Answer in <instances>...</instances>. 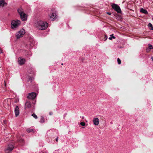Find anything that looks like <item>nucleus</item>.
Segmentation results:
<instances>
[{
  "label": "nucleus",
  "mask_w": 153,
  "mask_h": 153,
  "mask_svg": "<svg viewBox=\"0 0 153 153\" xmlns=\"http://www.w3.org/2000/svg\"><path fill=\"white\" fill-rule=\"evenodd\" d=\"M48 24L46 22L38 20L35 24V26L39 30H46L48 27Z\"/></svg>",
  "instance_id": "obj_1"
},
{
  "label": "nucleus",
  "mask_w": 153,
  "mask_h": 153,
  "mask_svg": "<svg viewBox=\"0 0 153 153\" xmlns=\"http://www.w3.org/2000/svg\"><path fill=\"white\" fill-rule=\"evenodd\" d=\"M21 18L23 21H25L27 19V16L26 14L24 13L23 9L19 8L17 10Z\"/></svg>",
  "instance_id": "obj_2"
},
{
  "label": "nucleus",
  "mask_w": 153,
  "mask_h": 153,
  "mask_svg": "<svg viewBox=\"0 0 153 153\" xmlns=\"http://www.w3.org/2000/svg\"><path fill=\"white\" fill-rule=\"evenodd\" d=\"M21 23V21L19 20H13L11 22V27L12 29H15L18 27Z\"/></svg>",
  "instance_id": "obj_3"
},
{
  "label": "nucleus",
  "mask_w": 153,
  "mask_h": 153,
  "mask_svg": "<svg viewBox=\"0 0 153 153\" xmlns=\"http://www.w3.org/2000/svg\"><path fill=\"white\" fill-rule=\"evenodd\" d=\"M25 31L23 29L21 30L16 33V37L17 39H19L25 34Z\"/></svg>",
  "instance_id": "obj_4"
},
{
  "label": "nucleus",
  "mask_w": 153,
  "mask_h": 153,
  "mask_svg": "<svg viewBox=\"0 0 153 153\" xmlns=\"http://www.w3.org/2000/svg\"><path fill=\"white\" fill-rule=\"evenodd\" d=\"M112 8L118 13H121V10L120 7L117 5L114 4L112 5Z\"/></svg>",
  "instance_id": "obj_5"
},
{
  "label": "nucleus",
  "mask_w": 153,
  "mask_h": 153,
  "mask_svg": "<svg viewBox=\"0 0 153 153\" xmlns=\"http://www.w3.org/2000/svg\"><path fill=\"white\" fill-rule=\"evenodd\" d=\"M14 148V146L13 145L10 144L7 146V148L5 150L6 153H9L11 152Z\"/></svg>",
  "instance_id": "obj_6"
},
{
  "label": "nucleus",
  "mask_w": 153,
  "mask_h": 153,
  "mask_svg": "<svg viewBox=\"0 0 153 153\" xmlns=\"http://www.w3.org/2000/svg\"><path fill=\"white\" fill-rule=\"evenodd\" d=\"M36 95L35 92H32L28 94L27 98L30 99H33L36 97Z\"/></svg>",
  "instance_id": "obj_7"
},
{
  "label": "nucleus",
  "mask_w": 153,
  "mask_h": 153,
  "mask_svg": "<svg viewBox=\"0 0 153 153\" xmlns=\"http://www.w3.org/2000/svg\"><path fill=\"white\" fill-rule=\"evenodd\" d=\"M18 61L19 64L21 65H22L24 64L25 61V59L21 57H19L18 59Z\"/></svg>",
  "instance_id": "obj_8"
},
{
  "label": "nucleus",
  "mask_w": 153,
  "mask_h": 153,
  "mask_svg": "<svg viewBox=\"0 0 153 153\" xmlns=\"http://www.w3.org/2000/svg\"><path fill=\"white\" fill-rule=\"evenodd\" d=\"M15 113L16 117L18 116L19 114V109L18 106H16L14 110Z\"/></svg>",
  "instance_id": "obj_9"
},
{
  "label": "nucleus",
  "mask_w": 153,
  "mask_h": 153,
  "mask_svg": "<svg viewBox=\"0 0 153 153\" xmlns=\"http://www.w3.org/2000/svg\"><path fill=\"white\" fill-rule=\"evenodd\" d=\"M99 120L97 118H94L93 120L94 124L95 126H97L99 123Z\"/></svg>",
  "instance_id": "obj_10"
},
{
  "label": "nucleus",
  "mask_w": 153,
  "mask_h": 153,
  "mask_svg": "<svg viewBox=\"0 0 153 153\" xmlns=\"http://www.w3.org/2000/svg\"><path fill=\"white\" fill-rule=\"evenodd\" d=\"M56 13H53L50 16V19L51 20H53L55 18H56Z\"/></svg>",
  "instance_id": "obj_11"
},
{
  "label": "nucleus",
  "mask_w": 153,
  "mask_h": 153,
  "mask_svg": "<svg viewBox=\"0 0 153 153\" xmlns=\"http://www.w3.org/2000/svg\"><path fill=\"white\" fill-rule=\"evenodd\" d=\"M31 106V104L30 102H27L25 105V108H30Z\"/></svg>",
  "instance_id": "obj_12"
},
{
  "label": "nucleus",
  "mask_w": 153,
  "mask_h": 153,
  "mask_svg": "<svg viewBox=\"0 0 153 153\" xmlns=\"http://www.w3.org/2000/svg\"><path fill=\"white\" fill-rule=\"evenodd\" d=\"M6 4L4 0H0V7H3Z\"/></svg>",
  "instance_id": "obj_13"
},
{
  "label": "nucleus",
  "mask_w": 153,
  "mask_h": 153,
  "mask_svg": "<svg viewBox=\"0 0 153 153\" xmlns=\"http://www.w3.org/2000/svg\"><path fill=\"white\" fill-rule=\"evenodd\" d=\"M140 12L146 14H148V12L147 10L143 8L141 9Z\"/></svg>",
  "instance_id": "obj_14"
},
{
  "label": "nucleus",
  "mask_w": 153,
  "mask_h": 153,
  "mask_svg": "<svg viewBox=\"0 0 153 153\" xmlns=\"http://www.w3.org/2000/svg\"><path fill=\"white\" fill-rule=\"evenodd\" d=\"M148 46L149 47L147 48L146 49V50L147 51H149L150 50L153 48V47L152 45L149 44Z\"/></svg>",
  "instance_id": "obj_15"
},
{
  "label": "nucleus",
  "mask_w": 153,
  "mask_h": 153,
  "mask_svg": "<svg viewBox=\"0 0 153 153\" xmlns=\"http://www.w3.org/2000/svg\"><path fill=\"white\" fill-rule=\"evenodd\" d=\"M148 26L150 28V29L151 30H153V27L151 23H149L148 24Z\"/></svg>",
  "instance_id": "obj_16"
},
{
  "label": "nucleus",
  "mask_w": 153,
  "mask_h": 153,
  "mask_svg": "<svg viewBox=\"0 0 153 153\" xmlns=\"http://www.w3.org/2000/svg\"><path fill=\"white\" fill-rule=\"evenodd\" d=\"M18 142H19L20 143H24V140L23 139H22V138L19 139H18Z\"/></svg>",
  "instance_id": "obj_17"
},
{
  "label": "nucleus",
  "mask_w": 153,
  "mask_h": 153,
  "mask_svg": "<svg viewBox=\"0 0 153 153\" xmlns=\"http://www.w3.org/2000/svg\"><path fill=\"white\" fill-rule=\"evenodd\" d=\"M40 122L41 123H43L45 122V119L44 117L42 116L41 117Z\"/></svg>",
  "instance_id": "obj_18"
},
{
  "label": "nucleus",
  "mask_w": 153,
  "mask_h": 153,
  "mask_svg": "<svg viewBox=\"0 0 153 153\" xmlns=\"http://www.w3.org/2000/svg\"><path fill=\"white\" fill-rule=\"evenodd\" d=\"M31 116L36 119H37L38 118L37 116L34 113L32 114Z\"/></svg>",
  "instance_id": "obj_19"
},
{
  "label": "nucleus",
  "mask_w": 153,
  "mask_h": 153,
  "mask_svg": "<svg viewBox=\"0 0 153 153\" xmlns=\"http://www.w3.org/2000/svg\"><path fill=\"white\" fill-rule=\"evenodd\" d=\"M33 131V129H30V128H28L27 130V131L28 132L30 133L31 132Z\"/></svg>",
  "instance_id": "obj_20"
},
{
  "label": "nucleus",
  "mask_w": 153,
  "mask_h": 153,
  "mask_svg": "<svg viewBox=\"0 0 153 153\" xmlns=\"http://www.w3.org/2000/svg\"><path fill=\"white\" fill-rule=\"evenodd\" d=\"M117 61L118 64L120 65L121 63V60L119 58H118L117 59Z\"/></svg>",
  "instance_id": "obj_21"
},
{
  "label": "nucleus",
  "mask_w": 153,
  "mask_h": 153,
  "mask_svg": "<svg viewBox=\"0 0 153 153\" xmlns=\"http://www.w3.org/2000/svg\"><path fill=\"white\" fill-rule=\"evenodd\" d=\"M28 79V81H30V82H32V78L30 76H29Z\"/></svg>",
  "instance_id": "obj_22"
},
{
  "label": "nucleus",
  "mask_w": 153,
  "mask_h": 153,
  "mask_svg": "<svg viewBox=\"0 0 153 153\" xmlns=\"http://www.w3.org/2000/svg\"><path fill=\"white\" fill-rule=\"evenodd\" d=\"M80 124L82 126H84L85 125V123L84 122H82L80 123Z\"/></svg>",
  "instance_id": "obj_23"
},
{
  "label": "nucleus",
  "mask_w": 153,
  "mask_h": 153,
  "mask_svg": "<svg viewBox=\"0 0 153 153\" xmlns=\"http://www.w3.org/2000/svg\"><path fill=\"white\" fill-rule=\"evenodd\" d=\"M110 36L112 37V38L113 39H115V37L113 36V34H112L110 35Z\"/></svg>",
  "instance_id": "obj_24"
},
{
  "label": "nucleus",
  "mask_w": 153,
  "mask_h": 153,
  "mask_svg": "<svg viewBox=\"0 0 153 153\" xmlns=\"http://www.w3.org/2000/svg\"><path fill=\"white\" fill-rule=\"evenodd\" d=\"M107 37L106 36H105V37L104 38V40L105 41L107 40Z\"/></svg>",
  "instance_id": "obj_25"
},
{
  "label": "nucleus",
  "mask_w": 153,
  "mask_h": 153,
  "mask_svg": "<svg viewBox=\"0 0 153 153\" xmlns=\"http://www.w3.org/2000/svg\"><path fill=\"white\" fill-rule=\"evenodd\" d=\"M3 51L0 48V53H2Z\"/></svg>",
  "instance_id": "obj_26"
},
{
  "label": "nucleus",
  "mask_w": 153,
  "mask_h": 153,
  "mask_svg": "<svg viewBox=\"0 0 153 153\" xmlns=\"http://www.w3.org/2000/svg\"><path fill=\"white\" fill-rule=\"evenodd\" d=\"M107 13L109 15H111V13L109 12H107Z\"/></svg>",
  "instance_id": "obj_27"
},
{
  "label": "nucleus",
  "mask_w": 153,
  "mask_h": 153,
  "mask_svg": "<svg viewBox=\"0 0 153 153\" xmlns=\"http://www.w3.org/2000/svg\"><path fill=\"white\" fill-rule=\"evenodd\" d=\"M56 142H58V137H57L56 139Z\"/></svg>",
  "instance_id": "obj_28"
},
{
  "label": "nucleus",
  "mask_w": 153,
  "mask_h": 153,
  "mask_svg": "<svg viewBox=\"0 0 153 153\" xmlns=\"http://www.w3.org/2000/svg\"><path fill=\"white\" fill-rule=\"evenodd\" d=\"M53 114V113L52 112H50L49 113V114L50 115H52Z\"/></svg>",
  "instance_id": "obj_29"
},
{
  "label": "nucleus",
  "mask_w": 153,
  "mask_h": 153,
  "mask_svg": "<svg viewBox=\"0 0 153 153\" xmlns=\"http://www.w3.org/2000/svg\"><path fill=\"white\" fill-rule=\"evenodd\" d=\"M113 39L111 37L109 38L108 39L110 40H111Z\"/></svg>",
  "instance_id": "obj_30"
},
{
  "label": "nucleus",
  "mask_w": 153,
  "mask_h": 153,
  "mask_svg": "<svg viewBox=\"0 0 153 153\" xmlns=\"http://www.w3.org/2000/svg\"><path fill=\"white\" fill-rule=\"evenodd\" d=\"M151 59L152 61H153V56L151 57Z\"/></svg>",
  "instance_id": "obj_31"
},
{
  "label": "nucleus",
  "mask_w": 153,
  "mask_h": 153,
  "mask_svg": "<svg viewBox=\"0 0 153 153\" xmlns=\"http://www.w3.org/2000/svg\"><path fill=\"white\" fill-rule=\"evenodd\" d=\"M0 153H1V152L0 151Z\"/></svg>",
  "instance_id": "obj_32"
},
{
  "label": "nucleus",
  "mask_w": 153,
  "mask_h": 153,
  "mask_svg": "<svg viewBox=\"0 0 153 153\" xmlns=\"http://www.w3.org/2000/svg\"><path fill=\"white\" fill-rule=\"evenodd\" d=\"M152 19H153V18H152Z\"/></svg>",
  "instance_id": "obj_33"
}]
</instances>
